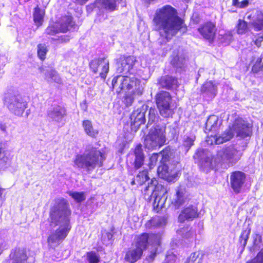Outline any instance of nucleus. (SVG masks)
<instances>
[{
  "label": "nucleus",
  "instance_id": "nucleus-57",
  "mask_svg": "<svg viewBox=\"0 0 263 263\" xmlns=\"http://www.w3.org/2000/svg\"><path fill=\"white\" fill-rule=\"evenodd\" d=\"M134 100V97L133 95L127 96L124 100L126 106H130L133 103Z\"/></svg>",
  "mask_w": 263,
  "mask_h": 263
},
{
  "label": "nucleus",
  "instance_id": "nucleus-29",
  "mask_svg": "<svg viewBox=\"0 0 263 263\" xmlns=\"http://www.w3.org/2000/svg\"><path fill=\"white\" fill-rule=\"evenodd\" d=\"M177 80L170 76L161 77L158 81V84L161 87L170 89L177 86Z\"/></svg>",
  "mask_w": 263,
  "mask_h": 263
},
{
  "label": "nucleus",
  "instance_id": "nucleus-60",
  "mask_svg": "<svg viewBox=\"0 0 263 263\" xmlns=\"http://www.w3.org/2000/svg\"><path fill=\"white\" fill-rule=\"evenodd\" d=\"M33 21L35 25L39 27L43 22V17H33Z\"/></svg>",
  "mask_w": 263,
  "mask_h": 263
},
{
  "label": "nucleus",
  "instance_id": "nucleus-43",
  "mask_svg": "<svg viewBox=\"0 0 263 263\" xmlns=\"http://www.w3.org/2000/svg\"><path fill=\"white\" fill-rule=\"evenodd\" d=\"M159 155L160 157H161V161L162 163H165L170 161L172 156V152L171 151V148L168 147L162 151L160 153H159Z\"/></svg>",
  "mask_w": 263,
  "mask_h": 263
},
{
  "label": "nucleus",
  "instance_id": "nucleus-63",
  "mask_svg": "<svg viewBox=\"0 0 263 263\" xmlns=\"http://www.w3.org/2000/svg\"><path fill=\"white\" fill-rule=\"evenodd\" d=\"M104 236H106L108 240H110L112 238V234L111 233L107 232Z\"/></svg>",
  "mask_w": 263,
  "mask_h": 263
},
{
  "label": "nucleus",
  "instance_id": "nucleus-23",
  "mask_svg": "<svg viewBox=\"0 0 263 263\" xmlns=\"http://www.w3.org/2000/svg\"><path fill=\"white\" fill-rule=\"evenodd\" d=\"M199 31L204 38L210 41H213L215 36V25L212 22H207L199 28Z\"/></svg>",
  "mask_w": 263,
  "mask_h": 263
},
{
  "label": "nucleus",
  "instance_id": "nucleus-37",
  "mask_svg": "<svg viewBox=\"0 0 263 263\" xmlns=\"http://www.w3.org/2000/svg\"><path fill=\"white\" fill-rule=\"evenodd\" d=\"M251 27V23L248 24L244 20L239 19L236 26L237 32L239 34H245L250 30V28Z\"/></svg>",
  "mask_w": 263,
  "mask_h": 263
},
{
  "label": "nucleus",
  "instance_id": "nucleus-10",
  "mask_svg": "<svg viewBox=\"0 0 263 263\" xmlns=\"http://www.w3.org/2000/svg\"><path fill=\"white\" fill-rule=\"evenodd\" d=\"M242 152L234 146H229L218 151L217 159L219 162L226 163L229 165L235 164L240 158Z\"/></svg>",
  "mask_w": 263,
  "mask_h": 263
},
{
  "label": "nucleus",
  "instance_id": "nucleus-19",
  "mask_svg": "<svg viewBox=\"0 0 263 263\" xmlns=\"http://www.w3.org/2000/svg\"><path fill=\"white\" fill-rule=\"evenodd\" d=\"M9 257L7 263H32L30 261L26 251L24 248H16L12 250Z\"/></svg>",
  "mask_w": 263,
  "mask_h": 263
},
{
  "label": "nucleus",
  "instance_id": "nucleus-45",
  "mask_svg": "<svg viewBox=\"0 0 263 263\" xmlns=\"http://www.w3.org/2000/svg\"><path fill=\"white\" fill-rule=\"evenodd\" d=\"M37 55L39 58L44 60L46 58V55L48 51L45 44H40L37 45Z\"/></svg>",
  "mask_w": 263,
  "mask_h": 263
},
{
  "label": "nucleus",
  "instance_id": "nucleus-22",
  "mask_svg": "<svg viewBox=\"0 0 263 263\" xmlns=\"http://www.w3.org/2000/svg\"><path fill=\"white\" fill-rule=\"evenodd\" d=\"M41 71L45 76V79L49 83L55 82L58 84L62 83L61 79L58 72L51 67H42Z\"/></svg>",
  "mask_w": 263,
  "mask_h": 263
},
{
  "label": "nucleus",
  "instance_id": "nucleus-35",
  "mask_svg": "<svg viewBox=\"0 0 263 263\" xmlns=\"http://www.w3.org/2000/svg\"><path fill=\"white\" fill-rule=\"evenodd\" d=\"M83 127L85 133L91 137H96L98 134V130L93 128L91 122L89 120H84L82 123Z\"/></svg>",
  "mask_w": 263,
  "mask_h": 263
},
{
  "label": "nucleus",
  "instance_id": "nucleus-48",
  "mask_svg": "<svg viewBox=\"0 0 263 263\" xmlns=\"http://www.w3.org/2000/svg\"><path fill=\"white\" fill-rule=\"evenodd\" d=\"M185 231V229L177 231V233L182 235V237L187 239H190V241L194 239L196 234L193 230H190L186 232L185 234L184 232Z\"/></svg>",
  "mask_w": 263,
  "mask_h": 263
},
{
  "label": "nucleus",
  "instance_id": "nucleus-27",
  "mask_svg": "<svg viewBox=\"0 0 263 263\" xmlns=\"http://www.w3.org/2000/svg\"><path fill=\"white\" fill-rule=\"evenodd\" d=\"M11 157L10 153L5 149V143H0V166L2 167H7L11 164Z\"/></svg>",
  "mask_w": 263,
  "mask_h": 263
},
{
  "label": "nucleus",
  "instance_id": "nucleus-12",
  "mask_svg": "<svg viewBox=\"0 0 263 263\" xmlns=\"http://www.w3.org/2000/svg\"><path fill=\"white\" fill-rule=\"evenodd\" d=\"M252 125L241 118L236 119L232 125H230L225 132L232 133V138L236 135L237 137L245 138L252 135Z\"/></svg>",
  "mask_w": 263,
  "mask_h": 263
},
{
  "label": "nucleus",
  "instance_id": "nucleus-5",
  "mask_svg": "<svg viewBox=\"0 0 263 263\" xmlns=\"http://www.w3.org/2000/svg\"><path fill=\"white\" fill-rule=\"evenodd\" d=\"M112 88L117 93L122 90H130L134 96H141L143 93L144 86L140 81L134 77L117 76L114 77L111 82Z\"/></svg>",
  "mask_w": 263,
  "mask_h": 263
},
{
  "label": "nucleus",
  "instance_id": "nucleus-49",
  "mask_svg": "<svg viewBox=\"0 0 263 263\" xmlns=\"http://www.w3.org/2000/svg\"><path fill=\"white\" fill-rule=\"evenodd\" d=\"M87 259L88 263H99L100 257L98 254L93 251L87 253Z\"/></svg>",
  "mask_w": 263,
  "mask_h": 263
},
{
  "label": "nucleus",
  "instance_id": "nucleus-8",
  "mask_svg": "<svg viewBox=\"0 0 263 263\" xmlns=\"http://www.w3.org/2000/svg\"><path fill=\"white\" fill-rule=\"evenodd\" d=\"M161 236L159 234L143 233L138 236L134 246L140 249L143 252L145 250L147 245L154 246V249L152 250L149 257L154 259L157 253V247L160 245Z\"/></svg>",
  "mask_w": 263,
  "mask_h": 263
},
{
  "label": "nucleus",
  "instance_id": "nucleus-64",
  "mask_svg": "<svg viewBox=\"0 0 263 263\" xmlns=\"http://www.w3.org/2000/svg\"><path fill=\"white\" fill-rule=\"evenodd\" d=\"M184 263H195L193 259H190V256H189L186 260Z\"/></svg>",
  "mask_w": 263,
  "mask_h": 263
},
{
  "label": "nucleus",
  "instance_id": "nucleus-3",
  "mask_svg": "<svg viewBox=\"0 0 263 263\" xmlns=\"http://www.w3.org/2000/svg\"><path fill=\"white\" fill-rule=\"evenodd\" d=\"M155 28L160 31V34L167 41L171 39L180 29L184 32L183 21L181 17H154Z\"/></svg>",
  "mask_w": 263,
  "mask_h": 263
},
{
  "label": "nucleus",
  "instance_id": "nucleus-58",
  "mask_svg": "<svg viewBox=\"0 0 263 263\" xmlns=\"http://www.w3.org/2000/svg\"><path fill=\"white\" fill-rule=\"evenodd\" d=\"M8 245L6 241L0 237V255L2 253L4 249H7Z\"/></svg>",
  "mask_w": 263,
  "mask_h": 263
},
{
  "label": "nucleus",
  "instance_id": "nucleus-56",
  "mask_svg": "<svg viewBox=\"0 0 263 263\" xmlns=\"http://www.w3.org/2000/svg\"><path fill=\"white\" fill-rule=\"evenodd\" d=\"M45 13L44 9H41L36 7L34 9L33 16H44Z\"/></svg>",
  "mask_w": 263,
  "mask_h": 263
},
{
  "label": "nucleus",
  "instance_id": "nucleus-47",
  "mask_svg": "<svg viewBox=\"0 0 263 263\" xmlns=\"http://www.w3.org/2000/svg\"><path fill=\"white\" fill-rule=\"evenodd\" d=\"M219 35L221 36V42L225 43L226 44H229L233 40V35L231 31H227L222 33H220Z\"/></svg>",
  "mask_w": 263,
  "mask_h": 263
},
{
  "label": "nucleus",
  "instance_id": "nucleus-21",
  "mask_svg": "<svg viewBox=\"0 0 263 263\" xmlns=\"http://www.w3.org/2000/svg\"><path fill=\"white\" fill-rule=\"evenodd\" d=\"M197 208L190 205L182 210L178 216V221L183 222L185 220H193L198 216Z\"/></svg>",
  "mask_w": 263,
  "mask_h": 263
},
{
  "label": "nucleus",
  "instance_id": "nucleus-24",
  "mask_svg": "<svg viewBox=\"0 0 263 263\" xmlns=\"http://www.w3.org/2000/svg\"><path fill=\"white\" fill-rule=\"evenodd\" d=\"M232 138V133L229 132H224L221 135H211L207 137L206 141L210 144H220L230 140Z\"/></svg>",
  "mask_w": 263,
  "mask_h": 263
},
{
  "label": "nucleus",
  "instance_id": "nucleus-4",
  "mask_svg": "<svg viewBox=\"0 0 263 263\" xmlns=\"http://www.w3.org/2000/svg\"><path fill=\"white\" fill-rule=\"evenodd\" d=\"M143 192L145 198L149 202L153 201L154 209L159 210L164 206L167 198V191L164 186L158 184L155 178L151 179Z\"/></svg>",
  "mask_w": 263,
  "mask_h": 263
},
{
  "label": "nucleus",
  "instance_id": "nucleus-32",
  "mask_svg": "<svg viewBox=\"0 0 263 263\" xmlns=\"http://www.w3.org/2000/svg\"><path fill=\"white\" fill-rule=\"evenodd\" d=\"M134 165L136 169L140 168L144 163V155L141 144H138L134 150Z\"/></svg>",
  "mask_w": 263,
  "mask_h": 263
},
{
  "label": "nucleus",
  "instance_id": "nucleus-16",
  "mask_svg": "<svg viewBox=\"0 0 263 263\" xmlns=\"http://www.w3.org/2000/svg\"><path fill=\"white\" fill-rule=\"evenodd\" d=\"M47 119L50 122L61 123L66 115L65 109L58 105H52L47 110Z\"/></svg>",
  "mask_w": 263,
  "mask_h": 263
},
{
  "label": "nucleus",
  "instance_id": "nucleus-11",
  "mask_svg": "<svg viewBox=\"0 0 263 263\" xmlns=\"http://www.w3.org/2000/svg\"><path fill=\"white\" fill-rule=\"evenodd\" d=\"M5 104L12 113L18 116L22 115L27 106L26 101L20 95H8Z\"/></svg>",
  "mask_w": 263,
  "mask_h": 263
},
{
  "label": "nucleus",
  "instance_id": "nucleus-7",
  "mask_svg": "<svg viewBox=\"0 0 263 263\" xmlns=\"http://www.w3.org/2000/svg\"><path fill=\"white\" fill-rule=\"evenodd\" d=\"M76 27L72 17H52L45 32L47 34L53 35L59 32H65L75 29Z\"/></svg>",
  "mask_w": 263,
  "mask_h": 263
},
{
  "label": "nucleus",
  "instance_id": "nucleus-26",
  "mask_svg": "<svg viewBox=\"0 0 263 263\" xmlns=\"http://www.w3.org/2000/svg\"><path fill=\"white\" fill-rule=\"evenodd\" d=\"M171 64L177 69H182L186 65V59L184 56L181 54L178 50L177 52L174 51L171 55Z\"/></svg>",
  "mask_w": 263,
  "mask_h": 263
},
{
  "label": "nucleus",
  "instance_id": "nucleus-55",
  "mask_svg": "<svg viewBox=\"0 0 263 263\" xmlns=\"http://www.w3.org/2000/svg\"><path fill=\"white\" fill-rule=\"evenodd\" d=\"M10 125V124L8 121H3L0 123V129L3 132L7 133Z\"/></svg>",
  "mask_w": 263,
  "mask_h": 263
},
{
  "label": "nucleus",
  "instance_id": "nucleus-38",
  "mask_svg": "<svg viewBox=\"0 0 263 263\" xmlns=\"http://www.w3.org/2000/svg\"><path fill=\"white\" fill-rule=\"evenodd\" d=\"M253 246L250 249L251 252L258 250L262 246V236L260 234L255 233L252 236Z\"/></svg>",
  "mask_w": 263,
  "mask_h": 263
},
{
  "label": "nucleus",
  "instance_id": "nucleus-40",
  "mask_svg": "<svg viewBox=\"0 0 263 263\" xmlns=\"http://www.w3.org/2000/svg\"><path fill=\"white\" fill-rule=\"evenodd\" d=\"M147 174L148 172L146 170L139 172L136 177L137 185H141L149 179Z\"/></svg>",
  "mask_w": 263,
  "mask_h": 263
},
{
  "label": "nucleus",
  "instance_id": "nucleus-34",
  "mask_svg": "<svg viewBox=\"0 0 263 263\" xmlns=\"http://www.w3.org/2000/svg\"><path fill=\"white\" fill-rule=\"evenodd\" d=\"M195 139V135L192 131L186 133L183 136L182 145L184 147L186 152H187L194 145Z\"/></svg>",
  "mask_w": 263,
  "mask_h": 263
},
{
  "label": "nucleus",
  "instance_id": "nucleus-51",
  "mask_svg": "<svg viewBox=\"0 0 263 263\" xmlns=\"http://www.w3.org/2000/svg\"><path fill=\"white\" fill-rule=\"evenodd\" d=\"M167 166L163 165L162 166H159L158 168V174L160 177L163 179H168L170 174L167 171Z\"/></svg>",
  "mask_w": 263,
  "mask_h": 263
},
{
  "label": "nucleus",
  "instance_id": "nucleus-39",
  "mask_svg": "<svg viewBox=\"0 0 263 263\" xmlns=\"http://www.w3.org/2000/svg\"><path fill=\"white\" fill-rule=\"evenodd\" d=\"M159 119V117L157 114V110L152 107H151L149 110L148 117V122L147 124V127L152 125L153 123H154V125L153 127L156 126L157 124L156 123L158 121Z\"/></svg>",
  "mask_w": 263,
  "mask_h": 263
},
{
  "label": "nucleus",
  "instance_id": "nucleus-18",
  "mask_svg": "<svg viewBox=\"0 0 263 263\" xmlns=\"http://www.w3.org/2000/svg\"><path fill=\"white\" fill-rule=\"evenodd\" d=\"M189 198L185 189L179 186L175 189V194L172 199V204L175 209H179L181 206L188 203Z\"/></svg>",
  "mask_w": 263,
  "mask_h": 263
},
{
  "label": "nucleus",
  "instance_id": "nucleus-46",
  "mask_svg": "<svg viewBox=\"0 0 263 263\" xmlns=\"http://www.w3.org/2000/svg\"><path fill=\"white\" fill-rule=\"evenodd\" d=\"M251 229L244 230L242 231L241 235L239 237V241L240 244L243 248L247 245V240L249 238V236L250 234Z\"/></svg>",
  "mask_w": 263,
  "mask_h": 263
},
{
  "label": "nucleus",
  "instance_id": "nucleus-44",
  "mask_svg": "<svg viewBox=\"0 0 263 263\" xmlns=\"http://www.w3.org/2000/svg\"><path fill=\"white\" fill-rule=\"evenodd\" d=\"M70 40V36L68 35H63L60 36L52 37L51 42L55 44H65L68 43Z\"/></svg>",
  "mask_w": 263,
  "mask_h": 263
},
{
  "label": "nucleus",
  "instance_id": "nucleus-52",
  "mask_svg": "<svg viewBox=\"0 0 263 263\" xmlns=\"http://www.w3.org/2000/svg\"><path fill=\"white\" fill-rule=\"evenodd\" d=\"M246 263H263V248L258 253L255 258L248 260Z\"/></svg>",
  "mask_w": 263,
  "mask_h": 263
},
{
  "label": "nucleus",
  "instance_id": "nucleus-9",
  "mask_svg": "<svg viewBox=\"0 0 263 263\" xmlns=\"http://www.w3.org/2000/svg\"><path fill=\"white\" fill-rule=\"evenodd\" d=\"M156 104L160 115L165 118L172 117L174 114L171 105L172 97L168 92L161 91L156 96Z\"/></svg>",
  "mask_w": 263,
  "mask_h": 263
},
{
  "label": "nucleus",
  "instance_id": "nucleus-41",
  "mask_svg": "<svg viewBox=\"0 0 263 263\" xmlns=\"http://www.w3.org/2000/svg\"><path fill=\"white\" fill-rule=\"evenodd\" d=\"M68 194L77 202L80 203L84 201L86 199L85 193L84 192L69 191L68 192Z\"/></svg>",
  "mask_w": 263,
  "mask_h": 263
},
{
  "label": "nucleus",
  "instance_id": "nucleus-13",
  "mask_svg": "<svg viewBox=\"0 0 263 263\" xmlns=\"http://www.w3.org/2000/svg\"><path fill=\"white\" fill-rule=\"evenodd\" d=\"M194 158L198 161L199 165L204 171L208 172L214 168L215 161L213 160L212 153L206 149H199L194 155Z\"/></svg>",
  "mask_w": 263,
  "mask_h": 263
},
{
  "label": "nucleus",
  "instance_id": "nucleus-31",
  "mask_svg": "<svg viewBox=\"0 0 263 263\" xmlns=\"http://www.w3.org/2000/svg\"><path fill=\"white\" fill-rule=\"evenodd\" d=\"M155 16H178L177 11L172 6L166 5L157 9Z\"/></svg>",
  "mask_w": 263,
  "mask_h": 263
},
{
  "label": "nucleus",
  "instance_id": "nucleus-42",
  "mask_svg": "<svg viewBox=\"0 0 263 263\" xmlns=\"http://www.w3.org/2000/svg\"><path fill=\"white\" fill-rule=\"evenodd\" d=\"M204 255V251L199 250L191 253L190 256V259H193L195 263H202Z\"/></svg>",
  "mask_w": 263,
  "mask_h": 263
},
{
  "label": "nucleus",
  "instance_id": "nucleus-30",
  "mask_svg": "<svg viewBox=\"0 0 263 263\" xmlns=\"http://www.w3.org/2000/svg\"><path fill=\"white\" fill-rule=\"evenodd\" d=\"M142 253L140 249L135 247L133 244L132 247L127 252L125 259L130 263L135 262L141 257Z\"/></svg>",
  "mask_w": 263,
  "mask_h": 263
},
{
  "label": "nucleus",
  "instance_id": "nucleus-25",
  "mask_svg": "<svg viewBox=\"0 0 263 263\" xmlns=\"http://www.w3.org/2000/svg\"><path fill=\"white\" fill-rule=\"evenodd\" d=\"M201 92L210 98H214L217 93V84L210 81L205 82L201 88Z\"/></svg>",
  "mask_w": 263,
  "mask_h": 263
},
{
  "label": "nucleus",
  "instance_id": "nucleus-1",
  "mask_svg": "<svg viewBox=\"0 0 263 263\" xmlns=\"http://www.w3.org/2000/svg\"><path fill=\"white\" fill-rule=\"evenodd\" d=\"M68 204L64 199H58L51 209L49 221L51 227L58 228L48 238L49 245L54 247L63 241L71 228L70 222L71 211Z\"/></svg>",
  "mask_w": 263,
  "mask_h": 263
},
{
  "label": "nucleus",
  "instance_id": "nucleus-15",
  "mask_svg": "<svg viewBox=\"0 0 263 263\" xmlns=\"http://www.w3.org/2000/svg\"><path fill=\"white\" fill-rule=\"evenodd\" d=\"M90 68L94 73L99 72L101 78L105 79L109 70V61L105 58H100L92 60Z\"/></svg>",
  "mask_w": 263,
  "mask_h": 263
},
{
  "label": "nucleus",
  "instance_id": "nucleus-61",
  "mask_svg": "<svg viewBox=\"0 0 263 263\" xmlns=\"http://www.w3.org/2000/svg\"><path fill=\"white\" fill-rule=\"evenodd\" d=\"M249 5V1L248 0H244L241 3H239L238 7L240 8H243L247 7Z\"/></svg>",
  "mask_w": 263,
  "mask_h": 263
},
{
  "label": "nucleus",
  "instance_id": "nucleus-59",
  "mask_svg": "<svg viewBox=\"0 0 263 263\" xmlns=\"http://www.w3.org/2000/svg\"><path fill=\"white\" fill-rule=\"evenodd\" d=\"M263 41V33L260 34L258 37L254 41L255 44L257 47H260L261 45V43Z\"/></svg>",
  "mask_w": 263,
  "mask_h": 263
},
{
  "label": "nucleus",
  "instance_id": "nucleus-28",
  "mask_svg": "<svg viewBox=\"0 0 263 263\" xmlns=\"http://www.w3.org/2000/svg\"><path fill=\"white\" fill-rule=\"evenodd\" d=\"M121 0H96L95 5L98 8H104L112 11L116 9L117 4Z\"/></svg>",
  "mask_w": 263,
  "mask_h": 263
},
{
  "label": "nucleus",
  "instance_id": "nucleus-2",
  "mask_svg": "<svg viewBox=\"0 0 263 263\" xmlns=\"http://www.w3.org/2000/svg\"><path fill=\"white\" fill-rule=\"evenodd\" d=\"M105 159V154L100 150L92 145H88L82 154L77 155L74 163L78 168L90 173L96 167L102 166Z\"/></svg>",
  "mask_w": 263,
  "mask_h": 263
},
{
  "label": "nucleus",
  "instance_id": "nucleus-53",
  "mask_svg": "<svg viewBox=\"0 0 263 263\" xmlns=\"http://www.w3.org/2000/svg\"><path fill=\"white\" fill-rule=\"evenodd\" d=\"M263 68V64L261 63V59L258 58L255 64L253 66L252 71L254 73H257Z\"/></svg>",
  "mask_w": 263,
  "mask_h": 263
},
{
  "label": "nucleus",
  "instance_id": "nucleus-6",
  "mask_svg": "<svg viewBox=\"0 0 263 263\" xmlns=\"http://www.w3.org/2000/svg\"><path fill=\"white\" fill-rule=\"evenodd\" d=\"M165 126L156 125L152 127L145 139V146L148 149H155L165 142Z\"/></svg>",
  "mask_w": 263,
  "mask_h": 263
},
{
  "label": "nucleus",
  "instance_id": "nucleus-36",
  "mask_svg": "<svg viewBox=\"0 0 263 263\" xmlns=\"http://www.w3.org/2000/svg\"><path fill=\"white\" fill-rule=\"evenodd\" d=\"M166 219L164 217L154 218L145 223L146 228L163 227L166 224Z\"/></svg>",
  "mask_w": 263,
  "mask_h": 263
},
{
  "label": "nucleus",
  "instance_id": "nucleus-14",
  "mask_svg": "<svg viewBox=\"0 0 263 263\" xmlns=\"http://www.w3.org/2000/svg\"><path fill=\"white\" fill-rule=\"evenodd\" d=\"M147 108V105H143L132 112L130 117V127L132 131L136 132L142 124L145 123Z\"/></svg>",
  "mask_w": 263,
  "mask_h": 263
},
{
  "label": "nucleus",
  "instance_id": "nucleus-17",
  "mask_svg": "<svg viewBox=\"0 0 263 263\" xmlns=\"http://www.w3.org/2000/svg\"><path fill=\"white\" fill-rule=\"evenodd\" d=\"M246 174L241 171L232 172L230 177V184L234 193L236 194L240 193L246 182Z\"/></svg>",
  "mask_w": 263,
  "mask_h": 263
},
{
  "label": "nucleus",
  "instance_id": "nucleus-20",
  "mask_svg": "<svg viewBox=\"0 0 263 263\" xmlns=\"http://www.w3.org/2000/svg\"><path fill=\"white\" fill-rule=\"evenodd\" d=\"M135 62L136 59L133 56L121 57L117 63V71L124 73L130 72Z\"/></svg>",
  "mask_w": 263,
  "mask_h": 263
},
{
  "label": "nucleus",
  "instance_id": "nucleus-54",
  "mask_svg": "<svg viewBox=\"0 0 263 263\" xmlns=\"http://www.w3.org/2000/svg\"><path fill=\"white\" fill-rule=\"evenodd\" d=\"M159 157V154L154 153L149 158V162L148 164L149 168H152L156 164Z\"/></svg>",
  "mask_w": 263,
  "mask_h": 263
},
{
  "label": "nucleus",
  "instance_id": "nucleus-50",
  "mask_svg": "<svg viewBox=\"0 0 263 263\" xmlns=\"http://www.w3.org/2000/svg\"><path fill=\"white\" fill-rule=\"evenodd\" d=\"M251 26L255 30H263V17H257L251 23Z\"/></svg>",
  "mask_w": 263,
  "mask_h": 263
},
{
  "label": "nucleus",
  "instance_id": "nucleus-33",
  "mask_svg": "<svg viewBox=\"0 0 263 263\" xmlns=\"http://www.w3.org/2000/svg\"><path fill=\"white\" fill-rule=\"evenodd\" d=\"M218 118L215 115L210 116L206 120L205 126V133L216 132L218 129Z\"/></svg>",
  "mask_w": 263,
  "mask_h": 263
},
{
  "label": "nucleus",
  "instance_id": "nucleus-62",
  "mask_svg": "<svg viewBox=\"0 0 263 263\" xmlns=\"http://www.w3.org/2000/svg\"><path fill=\"white\" fill-rule=\"evenodd\" d=\"M81 106L83 110L85 111L86 110L87 106L85 101H84L83 103H81Z\"/></svg>",
  "mask_w": 263,
  "mask_h": 263
}]
</instances>
